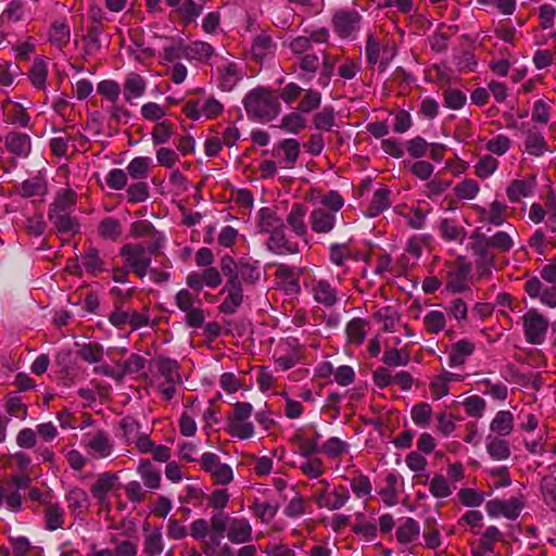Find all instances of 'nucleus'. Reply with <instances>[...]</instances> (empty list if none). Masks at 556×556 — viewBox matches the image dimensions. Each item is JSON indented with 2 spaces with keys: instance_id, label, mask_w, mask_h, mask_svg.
<instances>
[{
  "instance_id": "aec40b11",
  "label": "nucleus",
  "mask_w": 556,
  "mask_h": 556,
  "mask_svg": "<svg viewBox=\"0 0 556 556\" xmlns=\"http://www.w3.org/2000/svg\"><path fill=\"white\" fill-rule=\"evenodd\" d=\"M227 538L235 544L247 543L252 540V527L244 518H232L227 531Z\"/></svg>"
},
{
  "instance_id": "2eb2a0df",
  "label": "nucleus",
  "mask_w": 556,
  "mask_h": 556,
  "mask_svg": "<svg viewBox=\"0 0 556 556\" xmlns=\"http://www.w3.org/2000/svg\"><path fill=\"white\" fill-rule=\"evenodd\" d=\"M521 130L525 135V151L528 154L540 157L546 152H552L544 136L535 127L522 124Z\"/></svg>"
},
{
  "instance_id": "a211bd4d",
  "label": "nucleus",
  "mask_w": 556,
  "mask_h": 556,
  "mask_svg": "<svg viewBox=\"0 0 556 556\" xmlns=\"http://www.w3.org/2000/svg\"><path fill=\"white\" fill-rule=\"evenodd\" d=\"M309 222L314 232L328 233L334 228L337 218L334 213L319 207L312 211Z\"/></svg>"
},
{
  "instance_id": "4c0bfd02",
  "label": "nucleus",
  "mask_w": 556,
  "mask_h": 556,
  "mask_svg": "<svg viewBox=\"0 0 556 556\" xmlns=\"http://www.w3.org/2000/svg\"><path fill=\"white\" fill-rule=\"evenodd\" d=\"M534 191L533 180H513L506 193L510 202H519L521 198L530 197Z\"/></svg>"
},
{
  "instance_id": "bb28decb",
  "label": "nucleus",
  "mask_w": 556,
  "mask_h": 556,
  "mask_svg": "<svg viewBox=\"0 0 556 556\" xmlns=\"http://www.w3.org/2000/svg\"><path fill=\"white\" fill-rule=\"evenodd\" d=\"M81 264L92 277L99 276L105 269V262L97 248L89 247L81 254Z\"/></svg>"
},
{
  "instance_id": "338daca9",
  "label": "nucleus",
  "mask_w": 556,
  "mask_h": 556,
  "mask_svg": "<svg viewBox=\"0 0 556 556\" xmlns=\"http://www.w3.org/2000/svg\"><path fill=\"white\" fill-rule=\"evenodd\" d=\"M382 361L391 367L406 366L410 361V356L405 350L387 349Z\"/></svg>"
},
{
  "instance_id": "f8f14e48",
  "label": "nucleus",
  "mask_w": 556,
  "mask_h": 556,
  "mask_svg": "<svg viewBox=\"0 0 556 556\" xmlns=\"http://www.w3.org/2000/svg\"><path fill=\"white\" fill-rule=\"evenodd\" d=\"M202 468L210 472L215 483L228 484L233 479L232 469L222 464L219 457L214 453H204L200 459Z\"/></svg>"
},
{
  "instance_id": "49530a36",
  "label": "nucleus",
  "mask_w": 556,
  "mask_h": 556,
  "mask_svg": "<svg viewBox=\"0 0 556 556\" xmlns=\"http://www.w3.org/2000/svg\"><path fill=\"white\" fill-rule=\"evenodd\" d=\"M7 505L11 511H18L22 508V496L20 492L13 491L11 484L0 485V507Z\"/></svg>"
},
{
  "instance_id": "f03ea898",
  "label": "nucleus",
  "mask_w": 556,
  "mask_h": 556,
  "mask_svg": "<svg viewBox=\"0 0 556 556\" xmlns=\"http://www.w3.org/2000/svg\"><path fill=\"white\" fill-rule=\"evenodd\" d=\"M162 243L157 240L151 242L148 247L141 243H126L119 250V255L124 258L125 265L134 271V274L142 279L148 275L151 264V255L156 254Z\"/></svg>"
},
{
  "instance_id": "a878e982",
  "label": "nucleus",
  "mask_w": 556,
  "mask_h": 556,
  "mask_svg": "<svg viewBox=\"0 0 556 556\" xmlns=\"http://www.w3.org/2000/svg\"><path fill=\"white\" fill-rule=\"evenodd\" d=\"M471 249L473 253L479 256L480 262L485 266H493L495 256L490 252L492 247L490 245L488 237L476 231L471 235Z\"/></svg>"
},
{
  "instance_id": "9d476101",
  "label": "nucleus",
  "mask_w": 556,
  "mask_h": 556,
  "mask_svg": "<svg viewBox=\"0 0 556 556\" xmlns=\"http://www.w3.org/2000/svg\"><path fill=\"white\" fill-rule=\"evenodd\" d=\"M525 503L518 497H511L507 501L494 498L485 504V510L490 517L497 518L503 516L510 520L517 519Z\"/></svg>"
},
{
  "instance_id": "0e129e2a",
  "label": "nucleus",
  "mask_w": 556,
  "mask_h": 556,
  "mask_svg": "<svg viewBox=\"0 0 556 556\" xmlns=\"http://www.w3.org/2000/svg\"><path fill=\"white\" fill-rule=\"evenodd\" d=\"M321 103V94L319 91L314 89L305 90L304 97L301 99L296 110L301 113H311L318 109Z\"/></svg>"
},
{
  "instance_id": "5fc2aeb1",
  "label": "nucleus",
  "mask_w": 556,
  "mask_h": 556,
  "mask_svg": "<svg viewBox=\"0 0 556 556\" xmlns=\"http://www.w3.org/2000/svg\"><path fill=\"white\" fill-rule=\"evenodd\" d=\"M186 43L182 38H170V45L163 48L162 58L166 62H175L185 58Z\"/></svg>"
},
{
  "instance_id": "052dcab7",
  "label": "nucleus",
  "mask_w": 556,
  "mask_h": 556,
  "mask_svg": "<svg viewBox=\"0 0 556 556\" xmlns=\"http://www.w3.org/2000/svg\"><path fill=\"white\" fill-rule=\"evenodd\" d=\"M314 127L318 130L329 131L334 125V111L331 106H325L313 116Z\"/></svg>"
},
{
  "instance_id": "39448f33",
  "label": "nucleus",
  "mask_w": 556,
  "mask_h": 556,
  "mask_svg": "<svg viewBox=\"0 0 556 556\" xmlns=\"http://www.w3.org/2000/svg\"><path fill=\"white\" fill-rule=\"evenodd\" d=\"M220 269L223 274L226 277H228V280L222 291L226 292L227 296L220 304L219 309L224 314L231 315L238 309V307L242 304L243 301L241 282L236 281L235 276L232 277L230 261L226 260L224 262H220Z\"/></svg>"
},
{
  "instance_id": "3c124183",
  "label": "nucleus",
  "mask_w": 556,
  "mask_h": 556,
  "mask_svg": "<svg viewBox=\"0 0 556 556\" xmlns=\"http://www.w3.org/2000/svg\"><path fill=\"white\" fill-rule=\"evenodd\" d=\"M469 274L467 267H458L457 269L448 271L446 277V286L453 292H462L467 289L466 279Z\"/></svg>"
},
{
  "instance_id": "603ef678",
  "label": "nucleus",
  "mask_w": 556,
  "mask_h": 556,
  "mask_svg": "<svg viewBox=\"0 0 556 556\" xmlns=\"http://www.w3.org/2000/svg\"><path fill=\"white\" fill-rule=\"evenodd\" d=\"M349 444L337 437L329 438L321 446L320 451L330 458H341L348 453Z\"/></svg>"
},
{
  "instance_id": "6e6552de",
  "label": "nucleus",
  "mask_w": 556,
  "mask_h": 556,
  "mask_svg": "<svg viewBox=\"0 0 556 556\" xmlns=\"http://www.w3.org/2000/svg\"><path fill=\"white\" fill-rule=\"evenodd\" d=\"M318 484L323 485V489L316 491L312 498L319 508L337 510L343 507L350 498L348 489L342 485L337 486L331 493H328V481L319 480Z\"/></svg>"
},
{
  "instance_id": "37998d69",
  "label": "nucleus",
  "mask_w": 556,
  "mask_h": 556,
  "mask_svg": "<svg viewBox=\"0 0 556 556\" xmlns=\"http://www.w3.org/2000/svg\"><path fill=\"white\" fill-rule=\"evenodd\" d=\"M130 236L135 238H150L152 242L156 240L161 243L160 232L154 228L152 223L147 219L137 220L130 226Z\"/></svg>"
},
{
  "instance_id": "4be33fe9",
  "label": "nucleus",
  "mask_w": 556,
  "mask_h": 556,
  "mask_svg": "<svg viewBox=\"0 0 556 556\" xmlns=\"http://www.w3.org/2000/svg\"><path fill=\"white\" fill-rule=\"evenodd\" d=\"M5 148L18 157H27L31 150L30 138L26 134L10 132L4 138Z\"/></svg>"
},
{
  "instance_id": "cd10ccee",
  "label": "nucleus",
  "mask_w": 556,
  "mask_h": 556,
  "mask_svg": "<svg viewBox=\"0 0 556 556\" xmlns=\"http://www.w3.org/2000/svg\"><path fill=\"white\" fill-rule=\"evenodd\" d=\"M157 372L164 377L167 384H177L181 382L179 374V364L177 361L168 357H159L155 361Z\"/></svg>"
},
{
  "instance_id": "13d9d810",
  "label": "nucleus",
  "mask_w": 556,
  "mask_h": 556,
  "mask_svg": "<svg viewBox=\"0 0 556 556\" xmlns=\"http://www.w3.org/2000/svg\"><path fill=\"white\" fill-rule=\"evenodd\" d=\"M298 66L312 79L320 67V58L314 52H308L298 59Z\"/></svg>"
},
{
  "instance_id": "c756f323",
  "label": "nucleus",
  "mask_w": 556,
  "mask_h": 556,
  "mask_svg": "<svg viewBox=\"0 0 556 556\" xmlns=\"http://www.w3.org/2000/svg\"><path fill=\"white\" fill-rule=\"evenodd\" d=\"M147 83L138 73H129L124 81V97L126 102H131L134 98H140L144 94Z\"/></svg>"
},
{
  "instance_id": "e2e57ef3",
  "label": "nucleus",
  "mask_w": 556,
  "mask_h": 556,
  "mask_svg": "<svg viewBox=\"0 0 556 556\" xmlns=\"http://www.w3.org/2000/svg\"><path fill=\"white\" fill-rule=\"evenodd\" d=\"M251 509L256 518L266 523L273 520L277 513L276 505L258 500L253 503Z\"/></svg>"
},
{
  "instance_id": "9b49d317",
  "label": "nucleus",
  "mask_w": 556,
  "mask_h": 556,
  "mask_svg": "<svg viewBox=\"0 0 556 556\" xmlns=\"http://www.w3.org/2000/svg\"><path fill=\"white\" fill-rule=\"evenodd\" d=\"M149 320L148 309L146 312H137L136 309L122 311L119 307H116L109 315V321L116 328L129 325L132 330H137L148 326Z\"/></svg>"
},
{
  "instance_id": "a18cd8bd",
  "label": "nucleus",
  "mask_w": 556,
  "mask_h": 556,
  "mask_svg": "<svg viewBox=\"0 0 556 556\" xmlns=\"http://www.w3.org/2000/svg\"><path fill=\"white\" fill-rule=\"evenodd\" d=\"M299 110L286 114L280 121V129L298 134L306 127V119Z\"/></svg>"
},
{
  "instance_id": "6ab92c4d",
  "label": "nucleus",
  "mask_w": 556,
  "mask_h": 556,
  "mask_svg": "<svg viewBox=\"0 0 556 556\" xmlns=\"http://www.w3.org/2000/svg\"><path fill=\"white\" fill-rule=\"evenodd\" d=\"M231 262V271L232 277L235 276L236 281H244L247 283H253L260 278V271L257 267L248 263V262H236L231 256L225 255L222 257L220 262L224 261Z\"/></svg>"
},
{
  "instance_id": "7c9ffc66",
  "label": "nucleus",
  "mask_w": 556,
  "mask_h": 556,
  "mask_svg": "<svg viewBox=\"0 0 556 556\" xmlns=\"http://www.w3.org/2000/svg\"><path fill=\"white\" fill-rule=\"evenodd\" d=\"M305 214V206L301 203H295L292 205V208L287 216V224L292 229V231L300 238H304L307 231L304 222Z\"/></svg>"
},
{
  "instance_id": "8fccbe9b",
  "label": "nucleus",
  "mask_w": 556,
  "mask_h": 556,
  "mask_svg": "<svg viewBox=\"0 0 556 556\" xmlns=\"http://www.w3.org/2000/svg\"><path fill=\"white\" fill-rule=\"evenodd\" d=\"M174 135V125L169 121L157 122L151 132L154 146L167 143Z\"/></svg>"
},
{
  "instance_id": "423d86ee",
  "label": "nucleus",
  "mask_w": 556,
  "mask_h": 556,
  "mask_svg": "<svg viewBox=\"0 0 556 556\" xmlns=\"http://www.w3.org/2000/svg\"><path fill=\"white\" fill-rule=\"evenodd\" d=\"M177 307L186 313V324L191 328H200L204 324V312L201 308L202 301L188 289L179 290L175 295Z\"/></svg>"
},
{
  "instance_id": "de8ad7c7",
  "label": "nucleus",
  "mask_w": 556,
  "mask_h": 556,
  "mask_svg": "<svg viewBox=\"0 0 556 556\" xmlns=\"http://www.w3.org/2000/svg\"><path fill=\"white\" fill-rule=\"evenodd\" d=\"M103 346L100 343H85L79 345L77 355L86 363L96 364L103 359Z\"/></svg>"
},
{
  "instance_id": "473e14b6",
  "label": "nucleus",
  "mask_w": 556,
  "mask_h": 556,
  "mask_svg": "<svg viewBox=\"0 0 556 556\" xmlns=\"http://www.w3.org/2000/svg\"><path fill=\"white\" fill-rule=\"evenodd\" d=\"M214 52L215 50L210 43L197 40L188 45L186 43L185 59L189 61H206L214 54Z\"/></svg>"
},
{
  "instance_id": "09e8293b",
  "label": "nucleus",
  "mask_w": 556,
  "mask_h": 556,
  "mask_svg": "<svg viewBox=\"0 0 556 556\" xmlns=\"http://www.w3.org/2000/svg\"><path fill=\"white\" fill-rule=\"evenodd\" d=\"M486 451L496 460H504L510 456L508 442L497 437L488 439Z\"/></svg>"
},
{
  "instance_id": "6e6d98bb",
  "label": "nucleus",
  "mask_w": 556,
  "mask_h": 556,
  "mask_svg": "<svg viewBox=\"0 0 556 556\" xmlns=\"http://www.w3.org/2000/svg\"><path fill=\"white\" fill-rule=\"evenodd\" d=\"M280 150L285 155L283 162L286 167H293L300 154L299 141L293 138L282 140L280 141Z\"/></svg>"
},
{
  "instance_id": "412c9836",
  "label": "nucleus",
  "mask_w": 556,
  "mask_h": 556,
  "mask_svg": "<svg viewBox=\"0 0 556 556\" xmlns=\"http://www.w3.org/2000/svg\"><path fill=\"white\" fill-rule=\"evenodd\" d=\"M142 530L144 532L143 552L148 556L161 555L164 549L161 529L151 528L149 523H144Z\"/></svg>"
},
{
  "instance_id": "69168bd1",
  "label": "nucleus",
  "mask_w": 556,
  "mask_h": 556,
  "mask_svg": "<svg viewBox=\"0 0 556 556\" xmlns=\"http://www.w3.org/2000/svg\"><path fill=\"white\" fill-rule=\"evenodd\" d=\"M307 459L300 465L301 471L309 479L323 476L326 471L324 462L318 457H306Z\"/></svg>"
},
{
  "instance_id": "4468645a",
  "label": "nucleus",
  "mask_w": 556,
  "mask_h": 556,
  "mask_svg": "<svg viewBox=\"0 0 556 556\" xmlns=\"http://www.w3.org/2000/svg\"><path fill=\"white\" fill-rule=\"evenodd\" d=\"M84 444L87 451L94 457L105 458L113 452V443L109 434L103 430L84 435Z\"/></svg>"
},
{
  "instance_id": "393cba45",
  "label": "nucleus",
  "mask_w": 556,
  "mask_h": 556,
  "mask_svg": "<svg viewBox=\"0 0 556 556\" xmlns=\"http://www.w3.org/2000/svg\"><path fill=\"white\" fill-rule=\"evenodd\" d=\"M203 11V5L198 4L193 0H185L175 11H173L172 15H174L178 22L187 26L195 22V20L201 15Z\"/></svg>"
},
{
  "instance_id": "72a5a7b5",
  "label": "nucleus",
  "mask_w": 556,
  "mask_h": 556,
  "mask_svg": "<svg viewBox=\"0 0 556 556\" xmlns=\"http://www.w3.org/2000/svg\"><path fill=\"white\" fill-rule=\"evenodd\" d=\"M49 219L60 233H76L79 231V223L68 213H49Z\"/></svg>"
},
{
  "instance_id": "b1692460",
  "label": "nucleus",
  "mask_w": 556,
  "mask_h": 556,
  "mask_svg": "<svg viewBox=\"0 0 556 556\" xmlns=\"http://www.w3.org/2000/svg\"><path fill=\"white\" fill-rule=\"evenodd\" d=\"M45 528L49 531L62 529L65 522V511L58 504L52 502L43 503Z\"/></svg>"
},
{
  "instance_id": "ea45409f",
  "label": "nucleus",
  "mask_w": 556,
  "mask_h": 556,
  "mask_svg": "<svg viewBox=\"0 0 556 556\" xmlns=\"http://www.w3.org/2000/svg\"><path fill=\"white\" fill-rule=\"evenodd\" d=\"M389 195L390 190L387 188H381L377 190L372 195V199L365 212V215L368 217H375L382 213L384 210H387L390 206Z\"/></svg>"
},
{
  "instance_id": "c03bdc74",
  "label": "nucleus",
  "mask_w": 556,
  "mask_h": 556,
  "mask_svg": "<svg viewBox=\"0 0 556 556\" xmlns=\"http://www.w3.org/2000/svg\"><path fill=\"white\" fill-rule=\"evenodd\" d=\"M151 159L148 156H137L132 159L126 169L127 174L138 180L146 179L150 174Z\"/></svg>"
},
{
  "instance_id": "ddd939ff",
  "label": "nucleus",
  "mask_w": 556,
  "mask_h": 556,
  "mask_svg": "<svg viewBox=\"0 0 556 556\" xmlns=\"http://www.w3.org/2000/svg\"><path fill=\"white\" fill-rule=\"evenodd\" d=\"M258 229L263 233H268L266 240L268 250L276 252L278 250V239L276 232L278 230V216L275 207H262L258 212Z\"/></svg>"
},
{
  "instance_id": "f3484780",
  "label": "nucleus",
  "mask_w": 556,
  "mask_h": 556,
  "mask_svg": "<svg viewBox=\"0 0 556 556\" xmlns=\"http://www.w3.org/2000/svg\"><path fill=\"white\" fill-rule=\"evenodd\" d=\"M475 350L476 344L468 339L453 343L448 353V366L452 368L464 366Z\"/></svg>"
},
{
  "instance_id": "20e7f679",
  "label": "nucleus",
  "mask_w": 556,
  "mask_h": 556,
  "mask_svg": "<svg viewBox=\"0 0 556 556\" xmlns=\"http://www.w3.org/2000/svg\"><path fill=\"white\" fill-rule=\"evenodd\" d=\"M253 407L248 402H237L228 415V432L239 439H249L253 435L254 428L249 421Z\"/></svg>"
},
{
  "instance_id": "4d7b16f0",
  "label": "nucleus",
  "mask_w": 556,
  "mask_h": 556,
  "mask_svg": "<svg viewBox=\"0 0 556 556\" xmlns=\"http://www.w3.org/2000/svg\"><path fill=\"white\" fill-rule=\"evenodd\" d=\"M47 76H48L47 63L41 59L35 60L30 71H29V78H30L34 87H36L37 89H45Z\"/></svg>"
},
{
  "instance_id": "c9c22d12",
  "label": "nucleus",
  "mask_w": 556,
  "mask_h": 556,
  "mask_svg": "<svg viewBox=\"0 0 556 556\" xmlns=\"http://www.w3.org/2000/svg\"><path fill=\"white\" fill-rule=\"evenodd\" d=\"M314 299L326 306H333L337 301V291L327 280H318L313 287Z\"/></svg>"
},
{
  "instance_id": "f257e3e1",
  "label": "nucleus",
  "mask_w": 556,
  "mask_h": 556,
  "mask_svg": "<svg viewBox=\"0 0 556 556\" xmlns=\"http://www.w3.org/2000/svg\"><path fill=\"white\" fill-rule=\"evenodd\" d=\"M249 116L260 121H270L278 113V96L275 90L257 87L248 92L243 100Z\"/></svg>"
},
{
  "instance_id": "e433bc0d",
  "label": "nucleus",
  "mask_w": 556,
  "mask_h": 556,
  "mask_svg": "<svg viewBox=\"0 0 556 556\" xmlns=\"http://www.w3.org/2000/svg\"><path fill=\"white\" fill-rule=\"evenodd\" d=\"M492 432L501 437L509 435L514 429V416L509 410H500L490 424Z\"/></svg>"
},
{
  "instance_id": "0eeeda50",
  "label": "nucleus",
  "mask_w": 556,
  "mask_h": 556,
  "mask_svg": "<svg viewBox=\"0 0 556 556\" xmlns=\"http://www.w3.org/2000/svg\"><path fill=\"white\" fill-rule=\"evenodd\" d=\"M522 326L527 342L540 345L545 340L549 321L538 309L531 308L522 316Z\"/></svg>"
},
{
  "instance_id": "2f4dec72",
  "label": "nucleus",
  "mask_w": 556,
  "mask_h": 556,
  "mask_svg": "<svg viewBox=\"0 0 556 556\" xmlns=\"http://www.w3.org/2000/svg\"><path fill=\"white\" fill-rule=\"evenodd\" d=\"M117 476L113 472L100 473L96 482L91 485L90 492L94 498L103 501L106 498L109 492L113 489Z\"/></svg>"
},
{
  "instance_id": "79ce46f5",
  "label": "nucleus",
  "mask_w": 556,
  "mask_h": 556,
  "mask_svg": "<svg viewBox=\"0 0 556 556\" xmlns=\"http://www.w3.org/2000/svg\"><path fill=\"white\" fill-rule=\"evenodd\" d=\"M76 193L71 189L60 191L50 205L49 213H67L76 204Z\"/></svg>"
},
{
  "instance_id": "5701e85b",
  "label": "nucleus",
  "mask_w": 556,
  "mask_h": 556,
  "mask_svg": "<svg viewBox=\"0 0 556 556\" xmlns=\"http://www.w3.org/2000/svg\"><path fill=\"white\" fill-rule=\"evenodd\" d=\"M137 472L147 489L157 490L161 488V471L150 460L141 459Z\"/></svg>"
},
{
  "instance_id": "58836bf2",
  "label": "nucleus",
  "mask_w": 556,
  "mask_h": 556,
  "mask_svg": "<svg viewBox=\"0 0 556 556\" xmlns=\"http://www.w3.org/2000/svg\"><path fill=\"white\" fill-rule=\"evenodd\" d=\"M220 74V86L223 90L230 91L242 78L241 70L237 63H228L223 68H218Z\"/></svg>"
},
{
  "instance_id": "774afa93",
  "label": "nucleus",
  "mask_w": 556,
  "mask_h": 556,
  "mask_svg": "<svg viewBox=\"0 0 556 556\" xmlns=\"http://www.w3.org/2000/svg\"><path fill=\"white\" fill-rule=\"evenodd\" d=\"M541 492L545 504L556 511V478L544 477L541 482Z\"/></svg>"
},
{
  "instance_id": "bf43d9fd",
  "label": "nucleus",
  "mask_w": 556,
  "mask_h": 556,
  "mask_svg": "<svg viewBox=\"0 0 556 556\" xmlns=\"http://www.w3.org/2000/svg\"><path fill=\"white\" fill-rule=\"evenodd\" d=\"M445 315L440 311H431L424 317L425 329L429 333H439L445 327Z\"/></svg>"
},
{
  "instance_id": "a19ab883",
  "label": "nucleus",
  "mask_w": 556,
  "mask_h": 556,
  "mask_svg": "<svg viewBox=\"0 0 556 556\" xmlns=\"http://www.w3.org/2000/svg\"><path fill=\"white\" fill-rule=\"evenodd\" d=\"M274 50L275 43L271 37L266 34L256 36L251 47L253 56L258 61H263L268 54H274Z\"/></svg>"
},
{
  "instance_id": "680f3d73",
  "label": "nucleus",
  "mask_w": 556,
  "mask_h": 556,
  "mask_svg": "<svg viewBox=\"0 0 556 556\" xmlns=\"http://www.w3.org/2000/svg\"><path fill=\"white\" fill-rule=\"evenodd\" d=\"M99 233L104 239L116 240L121 233V223L113 217H105L99 224Z\"/></svg>"
},
{
  "instance_id": "1a4fd4ad",
  "label": "nucleus",
  "mask_w": 556,
  "mask_h": 556,
  "mask_svg": "<svg viewBox=\"0 0 556 556\" xmlns=\"http://www.w3.org/2000/svg\"><path fill=\"white\" fill-rule=\"evenodd\" d=\"M302 270L295 267H289L280 264V290L289 296V300L285 301L283 308L287 312V304H290L292 308L295 307V300L301 291L300 276Z\"/></svg>"
},
{
  "instance_id": "7ed1b4c3",
  "label": "nucleus",
  "mask_w": 556,
  "mask_h": 556,
  "mask_svg": "<svg viewBox=\"0 0 556 556\" xmlns=\"http://www.w3.org/2000/svg\"><path fill=\"white\" fill-rule=\"evenodd\" d=\"M362 22V14L355 9H339L331 17L332 29L340 39H355Z\"/></svg>"
},
{
  "instance_id": "864d4df0",
  "label": "nucleus",
  "mask_w": 556,
  "mask_h": 556,
  "mask_svg": "<svg viewBox=\"0 0 556 556\" xmlns=\"http://www.w3.org/2000/svg\"><path fill=\"white\" fill-rule=\"evenodd\" d=\"M432 416V407L427 402L417 403L412 407L410 417L415 425L426 427L429 425Z\"/></svg>"
},
{
  "instance_id": "dca6fc26",
  "label": "nucleus",
  "mask_w": 556,
  "mask_h": 556,
  "mask_svg": "<svg viewBox=\"0 0 556 556\" xmlns=\"http://www.w3.org/2000/svg\"><path fill=\"white\" fill-rule=\"evenodd\" d=\"M525 290L530 298H540L543 304L556 307V287H544L538 277H532L526 281Z\"/></svg>"
},
{
  "instance_id": "f704fd0d",
  "label": "nucleus",
  "mask_w": 556,
  "mask_h": 556,
  "mask_svg": "<svg viewBox=\"0 0 556 556\" xmlns=\"http://www.w3.org/2000/svg\"><path fill=\"white\" fill-rule=\"evenodd\" d=\"M420 534L419 523L412 517L405 520L396 529V540L401 544H409L417 540Z\"/></svg>"
},
{
  "instance_id": "c85d7f7f",
  "label": "nucleus",
  "mask_w": 556,
  "mask_h": 556,
  "mask_svg": "<svg viewBox=\"0 0 556 556\" xmlns=\"http://www.w3.org/2000/svg\"><path fill=\"white\" fill-rule=\"evenodd\" d=\"M49 41L59 49L66 47L71 39V28L65 20L54 21L49 30Z\"/></svg>"
}]
</instances>
